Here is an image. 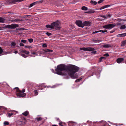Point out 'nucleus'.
Returning <instances> with one entry per match:
<instances>
[{"label":"nucleus","instance_id":"12","mask_svg":"<svg viewBox=\"0 0 126 126\" xmlns=\"http://www.w3.org/2000/svg\"><path fill=\"white\" fill-rule=\"evenodd\" d=\"M46 27L47 28H50L53 29V23H52L51 25H46Z\"/></svg>","mask_w":126,"mask_h":126},{"label":"nucleus","instance_id":"15","mask_svg":"<svg viewBox=\"0 0 126 126\" xmlns=\"http://www.w3.org/2000/svg\"><path fill=\"white\" fill-rule=\"evenodd\" d=\"M43 51L44 52H47L49 53H50L53 52V50H50L49 49H46L43 50Z\"/></svg>","mask_w":126,"mask_h":126},{"label":"nucleus","instance_id":"60","mask_svg":"<svg viewBox=\"0 0 126 126\" xmlns=\"http://www.w3.org/2000/svg\"><path fill=\"white\" fill-rule=\"evenodd\" d=\"M23 119L24 120V121L25 120V119L24 118H23Z\"/></svg>","mask_w":126,"mask_h":126},{"label":"nucleus","instance_id":"57","mask_svg":"<svg viewBox=\"0 0 126 126\" xmlns=\"http://www.w3.org/2000/svg\"><path fill=\"white\" fill-rule=\"evenodd\" d=\"M52 126H58V125H52Z\"/></svg>","mask_w":126,"mask_h":126},{"label":"nucleus","instance_id":"9","mask_svg":"<svg viewBox=\"0 0 126 126\" xmlns=\"http://www.w3.org/2000/svg\"><path fill=\"white\" fill-rule=\"evenodd\" d=\"M124 59L123 58H120L117 59L116 60L117 62L118 63H122V62L124 61Z\"/></svg>","mask_w":126,"mask_h":126},{"label":"nucleus","instance_id":"2","mask_svg":"<svg viewBox=\"0 0 126 126\" xmlns=\"http://www.w3.org/2000/svg\"><path fill=\"white\" fill-rule=\"evenodd\" d=\"M14 89H16V94L17 96L23 97L26 96L25 93H24L25 91V89H23L21 91L18 87H15Z\"/></svg>","mask_w":126,"mask_h":126},{"label":"nucleus","instance_id":"23","mask_svg":"<svg viewBox=\"0 0 126 126\" xmlns=\"http://www.w3.org/2000/svg\"><path fill=\"white\" fill-rule=\"evenodd\" d=\"M126 28V26L125 25H123L120 27V29H124Z\"/></svg>","mask_w":126,"mask_h":126},{"label":"nucleus","instance_id":"21","mask_svg":"<svg viewBox=\"0 0 126 126\" xmlns=\"http://www.w3.org/2000/svg\"><path fill=\"white\" fill-rule=\"evenodd\" d=\"M29 112L28 111H26L22 113V114L25 116H27L29 114Z\"/></svg>","mask_w":126,"mask_h":126},{"label":"nucleus","instance_id":"42","mask_svg":"<svg viewBox=\"0 0 126 126\" xmlns=\"http://www.w3.org/2000/svg\"><path fill=\"white\" fill-rule=\"evenodd\" d=\"M63 123V122H60L59 124V125L60 126H64L62 124Z\"/></svg>","mask_w":126,"mask_h":126},{"label":"nucleus","instance_id":"8","mask_svg":"<svg viewBox=\"0 0 126 126\" xmlns=\"http://www.w3.org/2000/svg\"><path fill=\"white\" fill-rule=\"evenodd\" d=\"M92 24V23L90 21H85L83 23V27L84 26H89Z\"/></svg>","mask_w":126,"mask_h":126},{"label":"nucleus","instance_id":"10","mask_svg":"<svg viewBox=\"0 0 126 126\" xmlns=\"http://www.w3.org/2000/svg\"><path fill=\"white\" fill-rule=\"evenodd\" d=\"M107 30H99L97 31H96L95 32H93L92 33L93 34H95L99 32H101L102 33H104L105 32H107Z\"/></svg>","mask_w":126,"mask_h":126},{"label":"nucleus","instance_id":"47","mask_svg":"<svg viewBox=\"0 0 126 126\" xmlns=\"http://www.w3.org/2000/svg\"><path fill=\"white\" fill-rule=\"evenodd\" d=\"M74 123V122H73V121H69L68 122V123L69 124L71 123ZM74 123H75V122H74Z\"/></svg>","mask_w":126,"mask_h":126},{"label":"nucleus","instance_id":"51","mask_svg":"<svg viewBox=\"0 0 126 126\" xmlns=\"http://www.w3.org/2000/svg\"><path fill=\"white\" fill-rule=\"evenodd\" d=\"M105 8V7H104V6H103L101 7L100 8V10H102V9H104Z\"/></svg>","mask_w":126,"mask_h":126},{"label":"nucleus","instance_id":"30","mask_svg":"<svg viewBox=\"0 0 126 126\" xmlns=\"http://www.w3.org/2000/svg\"><path fill=\"white\" fill-rule=\"evenodd\" d=\"M13 114V113H9L8 116V117H10Z\"/></svg>","mask_w":126,"mask_h":126},{"label":"nucleus","instance_id":"31","mask_svg":"<svg viewBox=\"0 0 126 126\" xmlns=\"http://www.w3.org/2000/svg\"><path fill=\"white\" fill-rule=\"evenodd\" d=\"M34 94L35 95H37L38 94L37 90H35L34 91Z\"/></svg>","mask_w":126,"mask_h":126},{"label":"nucleus","instance_id":"11","mask_svg":"<svg viewBox=\"0 0 126 126\" xmlns=\"http://www.w3.org/2000/svg\"><path fill=\"white\" fill-rule=\"evenodd\" d=\"M12 27H11V29H14L18 27L19 25L17 24H12L11 25Z\"/></svg>","mask_w":126,"mask_h":126},{"label":"nucleus","instance_id":"27","mask_svg":"<svg viewBox=\"0 0 126 126\" xmlns=\"http://www.w3.org/2000/svg\"><path fill=\"white\" fill-rule=\"evenodd\" d=\"M42 118L41 117H39V118H36L35 119L37 121H39L41 120L42 119Z\"/></svg>","mask_w":126,"mask_h":126},{"label":"nucleus","instance_id":"36","mask_svg":"<svg viewBox=\"0 0 126 126\" xmlns=\"http://www.w3.org/2000/svg\"><path fill=\"white\" fill-rule=\"evenodd\" d=\"M82 79V78H80L79 79H77L75 81V82H79L80 80Z\"/></svg>","mask_w":126,"mask_h":126},{"label":"nucleus","instance_id":"49","mask_svg":"<svg viewBox=\"0 0 126 126\" xmlns=\"http://www.w3.org/2000/svg\"><path fill=\"white\" fill-rule=\"evenodd\" d=\"M101 17H102L104 19H106V18H107V17H106L105 16H101Z\"/></svg>","mask_w":126,"mask_h":126},{"label":"nucleus","instance_id":"54","mask_svg":"<svg viewBox=\"0 0 126 126\" xmlns=\"http://www.w3.org/2000/svg\"><path fill=\"white\" fill-rule=\"evenodd\" d=\"M18 53V52L17 51H16L14 52V53L15 54L17 53Z\"/></svg>","mask_w":126,"mask_h":126},{"label":"nucleus","instance_id":"13","mask_svg":"<svg viewBox=\"0 0 126 126\" xmlns=\"http://www.w3.org/2000/svg\"><path fill=\"white\" fill-rule=\"evenodd\" d=\"M102 46L105 48H109L111 47V45L109 44H104Z\"/></svg>","mask_w":126,"mask_h":126},{"label":"nucleus","instance_id":"53","mask_svg":"<svg viewBox=\"0 0 126 126\" xmlns=\"http://www.w3.org/2000/svg\"><path fill=\"white\" fill-rule=\"evenodd\" d=\"M109 17H110L111 16V15L110 14H108L107 15Z\"/></svg>","mask_w":126,"mask_h":126},{"label":"nucleus","instance_id":"37","mask_svg":"<svg viewBox=\"0 0 126 126\" xmlns=\"http://www.w3.org/2000/svg\"><path fill=\"white\" fill-rule=\"evenodd\" d=\"M42 46L44 47H47V45L45 43H44L42 45Z\"/></svg>","mask_w":126,"mask_h":126},{"label":"nucleus","instance_id":"22","mask_svg":"<svg viewBox=\"0 0 126 126\" xmlns=\"http://www.w3.org/2000/svg\"><path fill=\"white\" fill-rule=\"evenodd\" d=\"M5 21V19L2 18L0 17V23H4Z\"/></svg>","mask_w":126,"mask_h":126},{"label":"nucleus","instance_id":"61","mask_svg":"<svg viewBox=\"0 0 126 126\" xmlns=\"http://www.w3.org/2000/svg\"><path fill=\"white\" fill-rule=\"evenodd\" d=\"M42 85V84H40V86H41Z\"/></svg>","mask_w":126,"mask_h":126},{"label":"nucleus","instance_id":"34","mask_svg":"<svg viewBox=\"0 0 126 126\" xmlns=\"http://www.w3.org/2000/svg\"><path fill=\"white\" fill-rule=\"evenodd\" d=\"M3 50L0 47V55L2 53Z\"/></svg>","mask_w":126,"mask_h":126},{"label":"nucleus","instance_id":"6","mask_svg":"<svg viewBox=\"0 0 126 126\" xmlns=\"http://www.w3.org/2000/svg\"><path fill=\"white\" fill-rule=\"evenodd\" d=\"M75 23L76 24L79 26L82 27H83V23H82L81 21L80 20H76Z\"/></svg>","mask_w":126,"mask_h":126},{"label":"nucleus","instance_id":"43","mask_svg":"<svg viewBox=\"0 0 126 126\" xmlns=\"http://www.w3.org/2000/svg\"><path fill=\"white\" fill-rule=\"evenodd\" d=\"M7 27L8 28H11V27H12V25H8L7 26Z\"/></svg>","mask_w":126,"mask_h":126},{"label":"nucleus","instance_id":"19","mask_svg":"<svg viewBox=\"0 0 126 126\" xmlns=\"http://www.w3.org/2000/svg\"><path fill=\"white\" fill-rule=\"evenodd\" d=\"M21 52H22L24 53L25 54H28L29 53V51H27L26 50H22L21 51Z\"/></svg>","mask_w":126,"mask_h":126},{"label":"nucleus","instance_id":"14","mask_svg":"<svg viewBox=\"0 0 126 126\" xmlns=\"http://www.w3.org/2000/svg\"><path fill=\"white\" fill-rule=\"evenodd\" d=\"M126 35V33L122 34H119L117 35V37H120L123 36H125Z\"/></svg>","mask_w":126,"mask_h":126},{"label":"nucleus","instance_id":"38","mask_svg":"<svg viewBox=\"0 0 126 126\" xmlns=\"http://www.w3.org/2000/svg\"><path fill=\"white\" fill-rule=\"evenodd\" d=\"M21 41L22 43H26V42L27 41V40H25L22 39L21 40Z\"/></svg>","mask_w":126,"mask_h":126},{"label":"nucleus","instance_id":"48","mask_svg":"<svg viewBox=\"0 0 126 126\" xmlns=\"http://www.w3.org/2000/svg\"><path fill=\"white\" fill-rule=\"evenodd\" d=\"M100 41V40H94L93 41L94 42H99Z\"/></svg>","mask_w":126,"mask_h":126},{"label":"nucleus","instance_id":"7","mask_svg":"<svg viewBox=\"0 0 126 126\" xmlns=\"http://www.w3.org/2000/svg\"><path fill=\"white\" fill-rule=\"evenodd\" d=\"M43 2V0H40L38 1H36L34 3L30 4L29 5V7H31L33 6L34 5H36L37 4H39L40 3H42Z\"/></svg>","mask_w":126,"mask_h":126},{"label":"nucleus","instance_id":"44","mask_svg":"<svg viewBox=\"0 0 126 126\" xmlns=\"http://www.w3.org/2000/svg\"><path fill=\"white\" fill-rule=\"evenodd\" d=\"M104 56H105L108 57L109 56V55L108 53H107L104 54Z\"/></svg>","mask_w":126,"mask_h":126},{"label":"nucleus","instance_id":"52","mask_svg":"<svg viewBox=\"0 0 126 126\" xmlns=\"http://www.w3.org/2000/svg\"><path fill=\"white\" fill-rule=\"evenodd\" d=\"M117 25H119L120 26L121 25H122V24L121 23H118L117 24Z\"/></svg>","mask_w":126,"mask_h":126},{"label":"nucleus","instance_id":"58","mask_svg":"<svg viewBox=\"0 0 126 126\" xmlns=\"http://www.w3.org/2000/svg\"><path fill=\"white\" fill-rule=\"evenodd\" d=\"M96 51H93V53H96Z\"/></svg>","mask_w":126,"mask_h":126},{"label":"nucleus","instance_id":"32","mask_svg":"<svg viewBox=\"0 0 126 126\" xmlns=\"http://www.w3.org/2000/svg\"><path fill=\"white\" fill-rule=\"evenodd\" d=\"M16 30H25V29L23 28H18L16 29Z\"/></svg>","mask_w":126,"mask_h":126},{"label":"nucleus","instance_id":"46","mask_svg":"<svg viewBox=\"0 0 126 126\" xmlns=\"http://www.w3.org/2000/svg\"><path fill=\"white\" fill-rule=\"evenodd\" d=\"M20 46H24V44L22 43H20L19 44Z\"/></svg>","mask_w":126,"mask_h":126},{"label":"nucleus","instance_id":"3","mask_svg":"<svg viewBox=\"0 0 126 126\" xmlns=\"http://www.w3.org/2000/svg\"><path fill=\"white\" fill-rule=\"evenodd\" d=\"M53 28H55L56 30H59L60 28V22L57 20L56 22L53 23Z\"/></svg>","mask_w":126,"mask_h":126},{"label":"nucleus","instance_id":"4","mask_svg":"<svg viewBox=\"0 0 126 126\" xmlns=\"http://www.w3.org/2000/svg\"><path fill=\"white\" fill-rule=\"evenodd\" d=\"M115 26V25L112 24H109L103 26V27L104 28L106 29H111Z\"/></svg>","mask_w":126,"mask_h":126},{"label":"nucleus","instance_id":"56","mask_svg":"<svg viewBox=\"0 0 126 126\" xmlns=\"http://www.w3.org/2000/svg\"><path fill=\"white\" fill-rule=\"evenodd\" d=\"M114 31H111L110 32L111 33H112L114 32Z\"/></svg>","mask_w":126,"mask_h":126},{"label":"nucleus","instance_id":"28","mask_svg":"<svg viewBox=\"0 0 126 126\" xmlns=\"http://www.w3.org/2000/svg\"><path fill=\"white\" fill-rule=\"evenodd\" d=\"M16 45V44L14 42H12L11 43V45L12 46H15Z\"/></svg>","mask_w":126,"mask_h":126},{"label":"nucleus","instance_id":"63","mask_svg":"<svg viewBox=\"0 0 126 126\" xmlns=\"http://www.w3.org/2000/svg\"><path fill=\"white\" fill-rule=\"evenodd\" d=\"M111 126L109 125V126Z\"/></svg>","mask_w":126,"mask_h":126},{"label":"nucleus","instance_id":"40","mask_svg":"<svg viewBox=\"0 0 126 126\" xmlns=\"http://www.w3.org/2000/svg\"><path fill=\"white\" fill-rule=\"evenodd\" d=\"M46 34L48 36H49L51 35V33L49 32H47Z\"/></svg>","mask_w":126,"mask_h":126},{"label":"nucleus","instance_id":"35","mask_svg":"<svg viewBox=\"0 0 126 126\" xmlns=\"http://www.w3.org/2000/svg\"><path fill=\"white\" fill-rule=\"evenodd\" d=\"M9 123L8 122L5 121L4 123V124L5 125H8Z\"/></svg>","mask_w":126,"mask_h":126},{"label":"nucleus","instance_id":"62","mask_svg":"<svg viewBox=\"0 0 126 126\" xmlns=\"http://www.w3.org/2000/svg\"><path fill=\"white\" fill-rule=\"evenodd\" d=\"M7 84V85H8V86H9V85H8V84Z\"/></svg>","mask_w":126,"mask_h":126},{"label":"nucleus","instance_id":"24","mask_svg":"<svg viewBox=\"0 0 126 126\" xmlns=\"http://www.w3.org/2000/svg\"><path fill=\"white\" fill-rule=\"evenodd\" d=\"M82 9L83 10H87L88 9V8L87 7L85 6H83L82 7Z\"/></svg>","mask_w":126,"mask_h":126},{"label":"nucleus","instance_id":"20","mask_svg":"<svg viewBox=\"0 0 126 126\" xmlns=\"http://www.w3.org/2000/svg\"><path fill=\"white\" fill-rule=\"evenodd\" d=\"M126 44V40L123 41L121 43V46H124Z\"/></svg>","mask_w":126,"mask_h":126},{"label":"nucleus","instance_id":"1","mask_svg":"<svg viewBox=\"0 0 126 126\" xmlns=\"http://www.w3.org/2000/svg\"><path fill=\"white\" fill-rule=\"evenodd\" d=\"M79 68L77 66L72 65H66L63 64H60L57 66L55 69L56 73L62 76H67L68 75L72 78L76 79L78 75L75 73L78 72Z\"/></svg>","mask_w":126,"mask_h":126},{"label":"nucleus","instance_id":"45","mask_svg":"<svg viewBox=\"0 0 126 126\" xmlns=\"http://www.w3.org/2000/svg\"><path fill=\"white\" fill-rule=\"evenodd\" d=\"M103 1V0H100L98 2V3L99 4L100 3L102 2Z\"/></svg>","mask_w":126,"mask_h":126},{"label":"nucleus","instance_id":"41","mask_svg":"<svg viewBox=\"0 0 126 126\" xmlns=\"http://www.w3.org/2000/svg\"><path fill=\"white\" fill-rule=\"evenodd\" d=\"M110 5H106L104 6V7L105 8H108V7H110Z\"/></svg>","mask_w":126,"mask_h":126},{"label":"nucleus","instance_id":"18","mask_svg":"<svg viewBox=\"0 0 126 126\" xmlns=\"http://www.w3.org/2000/svg\"><path fill=\"white\" fill-rule=\"evenodd\" d=\"M18 124L19 125H24L25 123V122H22L20 121H18L17 122Z\"/></svg>","mask_w":126,"mask_h":126},{"label":"nucleus","instance_id":"50","mask_svg":"<svg viewBox=\"0 0 126 126\" xmlns=\"http://www.w3.org/2000/svg\"><path fill=\"white\" fill-rule=\"evenodd\" d=\"M57 120L59 122H60L61 121L59 119V118H56Z\"/></svg>","mask_w":126,"mask_h":126},{"label":"nucleus","instance_id":"26","mask_svg":"<svg viewBox=\"0 0 126 126\" xmlns=\"http://www.w3.org/2000/svg\"><path fill=\"white\" fill-rule=\"evenodd\" d=\"M95 12V11L93 9L89 11L88 12L89 13H92Z\"/></svg>","mask_w":126,"mask_h":126},{"label":"nucleus","instance_id":"16","mask_svg":"<svg viewBox=\"0 0 126 126\" xmlns=\"http://www.w3.org/2000/svg\"><path fill=\"white\" fill-rule=\"evenodd\" d=\"M11 21L14 22H18L19 21H22V20L20 19H12Z\"/></svg>","mask_w":126,"mask_h":126},{"label":"nucleus","instance_id":"55","mask_svg":"<svg viewBox=\"0 0 126 126\" xmlns=\"http://www.w3.org/2000/svg\"><path fill=\"white\" fill-rule=\"evenodd\" d=\"M32 54H36V53L35 52H33L32 53Z\"/></svg>","mask_w":126,"mask_h":126},{"label":"nucleus","instance_id":"17","mask_svg":"<svg viewBox=\"0 0 126 126\" xmlns=\"http://www.w3.org/2000/svg\"><path fill=\"white\" fill-rule=\"evenodd\" d=\"M90 3L91 4L94 5H96L97 3V2L96 1H94L92 0L90 1Z\"/></svg>","mask_w":126,"mask_h":126},{"label":"nucleus","instance_id":"39","mask_svg":"<svg viewBox=\"0 0 126 126\" xmlns=\"http://www.w3.org/2000/svg\"><path fill=\"white\" fill-rule=\"evenodd\" d=\"M21 55L23 57L26 58L27 56H26L25 54H21Z\"/></svg>","mask_w":126,"mask_h":126},{"label":"nucleus","instance_id":"25","mask_svg":"<svg viewBox=\"0 0 126 126\" xmlns=\"http://www.w3.org/2000/svg\"><path fill=\"white\" fill-rule=\"evenodd\" d=\"M24 47L26 48H27L29 49L32 48V47L31 46H25Z\"/></svg>","mask_w":126,"mask_h":126},{"label":"nucleus","instance_id":"59","mask_svg":"<svg viewBox=\"0 0 126 126\" xmlns=\"http://www.w3.org/2000/svg\"><path fill=\"white\" fill-rule=\"evenodd\" d=\"M89 12V11H87V12H85V13H88Z\"/></svg>","mask_w":126,"mask_h":126},{"label":"nucleus","instance_id":"5","mask_svg":"<svg viewBox=\"0 0 126 126\" xmlns=\"http://www.w3.org/2000/svg\"><path fill=\"white\" fill-rule=\"evenodd\" d=\"M80 49L81 50L89 51H93L94 50V48L92 47L80 48Z\"/></svg>","mask_w":126,"mask_h":126},{"label":"nucleus","instance_id":"29","mask_svg":"<svg viewBox=\"0 0 126 126\" xmlns=\"http://www.w3.org/2000/svg\"><path fill=\"white\" fill-rule=\"evenodd\" d=\"M105 58L104 57H101L100 58L99 60V62H101L102 61V60L104 59Z\"/></svg>","mask_w":126,"mask_h":126},{"label":"nucleus","instance_id":"33","mask_svg":"<svg viewBox=\"0 0 126 126\" xmlns=\"http://www.w3.org/2000/svg\"><path fill=\"white\" fill-rule=\"evenodd\" d=\"M28 41L30 43H32L33 42V39H28Z\"/></svg>","mask_w":126,"mask_h":126}]
</instances>
